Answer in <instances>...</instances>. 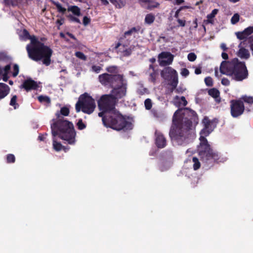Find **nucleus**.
Returning a JSON list of instances; mask_svg holds the SVG:
<instances>
[{
  "label": "nucleus",
  "mask_w": 253,
  "mask_h": 253,
  "mask_svg": "<svg viewBox=\"0 0 253 253\" xmlns=\"http://www.w3.org/2000/svg\"><path fill=\"white\" fill-rule=\"evenodd\" d=\"M116 84L111 94L103 95L98 101V107L101 111L98 116L102 118L103 123L106 127L117 130L130 129L131 123L126 121L115 108V100L121 99L126 94L127 81L122 76Z\"/></svg>",
  "instance_id": "nucleus-1"
},
{
  "label": "nucleus",
  "mask_w": 253,
  "mask_h": 253,
  "mask_svg": "<svg viewBox=\"0 0 253 253\" xmlns=\"http://www.w3.org/2000/svg\"><path fill=\"white\" fill-rule=\"evenodd\" d=\"M195 115L194 111L187 108L178 109L174 113L169 133L173 142L180 145L188 142L192 133V120L196 118Z\"/></svg>",
  "instance_id": "nucleus-2"
},
{
  "label": "nucleus",
  "mask_w": 253,
  "mask_h": 253,
  "mask_svg": "<svg viewBox=\"0 0 253 253\" xmlns=\"http://www.w3.org/2000/svg\"><path fill=\"white\" fill-rule=\"evenodd\" d=\"M202 124L204 127L200 132V144L198 147V152L201 159L204 162L211 164L215 162H218L219 156L217 153L214 152L210 147L206 137L215 128L217 124L216 119L210 120L209 118L205 116Z\"/></svg>",
  "instance_id": "nucleus-3"
},
{
  "label": "nucleus",
  "mask_w": 253,
  "mask_h": 253,
  "mask_svg": "<svg viewBox=\"0 0 253 253\" xmlns=\"http://www.w3.org/2000/svg\"><path fill=\"white\" fill-rule=\"evenodd\" d=\"M25 39H30L31 43L26 46V49L30 58L35 61L43 59V63L48 66L50 63L52 50L37 40L35 36L31 37L25 30L23 31Z\"/></svg>",
  "instance_id": "nucleus-4"
},
{
  "label": "nucleus",
  "mask_w": 253,
  "mask_h": 253,
  "mask_svg": "<svg viewBox=\"0 0 253 253\" xmlns=\"http://www.w3.org/2000/svg\"><path fill=\"white\" fill-rule=\"evenodd\" d=\"M51 128L53 136V147L55 150L59 151L64 149L62 145L56 141L57 135L69 144H74L75 143L76 132L74 126L71 122H61L59 127L55 125H51Z\"/></svg>",
  "instance_id": "nucleus-5"
},
{
  "label": "nucleus",
  "mask_w": 253,
  "mask_h": 253,
  "mask_svg": "<svg viewBox=\"0 0 253 253\" xmlns=\"http://www.w3.org/2000/svg\"><path fill=\"white\" fill-rule=\"evenodd\" d=\"M96 107L94 100L87 93L81 95L76 104V110L79 112L82 110L84 113L90 114Z\"/></svg>",
  "instance_id": "nucleus-6"
},
{
  "label": "nucleus",
  "mask_w": 253,
  "mask_h": 253,
  "mask_svg": "<svg viewBox=\"0 0 253 253\" xmlns=\"http://www.w3.org/2000/svg\"><path fill=\"white\" fill-rule=\"evenodd\" d=\"M231 76L234 80L238 82L248 78V71L244 62L238 61Z\"/></svg>",
  "instance_id": "nucleus-7"
},
{
  "label": "nucleus",
  "mask_w": 253,
  "mask_h": 253,
  "mask_svg": "<svg viewBox=\"0 0 253 253\" xmlns=\"http://www.w3.org/2000/svg\"><path fill=\"white\" fill-rule=\"evenodd\" d=\"M121 75H110L107 73L100 75L98 77L99 82L104 86L113 85L118 82L119 80L121 79Z\"/></svg>",
  "instance_id": "nucleus-8"
},
{
  "label": "nucleus",
  "mask_w": 253,
  "mask_h": 253,
  "mask_svg": "<svg viewBox=\"0 0 253 253\" xmlns=\"http://www.w3.org/2000/svg\"><path fill=\"white\" fill-rule=\"evenodd\" d=\"M161 76L165 79L172 80L171 85L175 88L178 83L177 73L176 71L170 67L165 68L161 73Z\"/></svg>",
  "instance_id": "nucleus-9"
},
{
  "label": "nucleus",
  "mask_w": 253,
  "mask_h": 253,
  "mask_svg": "<svg viewBox=\"0 0 253 253\" xmlns=\"http://www.w3.org/2000/svg\"><path fill=\"white\" fill-rule=\"evenodd\" d=\"M238 61L237 58H234L230 61H222L220 66V73L231 76Z\"/></svg>",
  "instance_id": "nucleus-10"
},
{
  "label": "nucleus",
  "mask_w": 253,
  "mask_h": 253,
  "mask_svg": "<svg viewBox=\"0 0 253 253\" xmlns=\"http://www.w3.org/2000/svg\"><path fill=\"white\" fill-rule=\"evenodd\" d=\"M231 114L233 117L236 118L241 115L245 110L243 102L241 100H231L230 101Z\"/></svg>",
  "instance_id": "nucleus-11"
},
{
  "label": "nucleus",
  "mask_w": 253,
  "mask_h": 253,
  "mask_svg": "<svg viewBox=\"0 0 253 253\" xmlns=\"http://www.w3.org/2000/svg\"><path fill=\"white\" fill-rule=\"evenodd\" d=\"M173 57L174 56L169 52H162L159 54V65L165 66L171 64Z\"/></svg>",
  "instance_id": "nucleus-12"
},
{
  "label": "nucleus",
  "mask_w": 253,
  "mask_h": 253,
  "mask_svg": "<svg viewBox=\"0 0 253 253\" xmlns=\"http://www.w3.org/2000/svg\"><path fill=\"white\" fill-rule=\"evenodd\" d=\"M69 114V109L68 108L66 107H63L61 108V110L60 112H57L56 113V116L57 117V120L56 122H55L54 120H53V121L54 122L53 123L51 124V125H55L58 127H60V124L61 122L65 121H67L65 120H63L61 117V115L64 116H68Z\"/></svg>",
  "instance_id": "nucleus-13"
},
{
  "label": "nucleus",
  "mask_w": 253,
  "mask_h": 253,
  "mask_svg": "<svg viewBox=\"0 0 253 253\" xmlns=\"http://www.w3.org/2000/svg\"><path fill=\"white\" fill-rule=\"evenodd\" d=\"M150 62L152 63L149 65V72L150 74V79L154 82L156 81L157 75V66H155L153 65L156 62V59L152 58L149 60Z\"/></svg>",
  "instance_id": "nucleus-14"
},
{
  "label": "nucleus",
  "mask_w": 253,
  "mask_h": 253,
  "mask_svg": "<svg viewBox=\"0 0 253 253\" xmlns=\"http://www.w3.org/2000/svg\"><path fill=\"white\" fill-rule=\"evenodd\" d=\"M253 33V27L250 26L246 28L242 32H238L235 33L238 39L244 40Z\"/></svg>",
  "instance_id": "nucleus-15"
},
{
  "label": "nucleus",
  "mask_w": 253,
  "mask_h": 253,
  "mask_svg": "<svg viewBox=\"0 0 253 253\" xmlns=\"http://www.w3.org/2000/svg\"><path fill=\"white\" fill-rule=\"evenodd\" d=\"M38 87V85L37 83L31 79L26 80L21 85V88H24L27 91L36 89Z\"/></svg>",
  "instance_id": "nucleus-16"
},
{
  "label": "nucleus",
  "mask_w": 253,
  "mask_h": 253,
  "mask_svg": "<svg viewBox=\"0 0 253 253\" xmlns=\"http://www.w3.org/2000/svg\"><path fill=\"white\" fill-rule=\"evenodd\" d=\"M141 4L145 8L151 10L157 7L158 3L152 0H139Z\"/></svg>",
  "instance_id": "nucleus-17"
},
{
  "label": "nucleus",
  "mask_w": 253,
  "mask_h": 253,
  "mask_svg": "<svg viewBox=\"0 0 253 253\" xmlns=\"http://www.w3.org/2000/svg\"><path fill=\"white\" fill-rule=\"evenodd\" d=\"M173 103L175 106L181 107L185 106L187 104V102L185 97L181 96L179 97L178 96H176L173 100Z\"/></svg>",
  "instance_id": "nucleus-18"
},
{
  "label": "nucleus",
  "mask_w": 253,
  "mask_h": 253,
  "mask_svg": "<svg viewBox=\"0 0 253 253\" xmlns=\"http://www.w3.org/2000/svg\"><path fill=\"white\" fill-rule=\"evenodd\" d=\"M9 92V86L3 83H0V100L4 98Z\"/></svg>",
  "instance_id": "nucleus-19"
},
{
  "label": "nucleus",
  "mask_w": 253,
  "mask_h": 253,
  "mask_svg": "<svg viewBox=\"0 0 253 253\" xmlns=\"http://www.w3.org/2000/svg\"><path fill=\"white\" fill-rule=\"evenodd\" d=\"M238 56L242 59H247L250 57V53L248 49L244 47H240Z\"/></svg>",
  "instance_id": "nucleus-20"
},
{
  "label": "nucleus",
  "mask_w": 253,
  "mask_h": 253,
  "mask_svg": "<svg viewBox=\"0 0 253 253\" xmlns=\"http://www.w3.org/2000/svg\"><path fill=\"white\" fill-rule=\"evenodd\" d=\"M209 94L215 99L216 102L219 103L220 101V98L219 97V91L215 88H212L209 90Z\"/></svg>",
  "instance_id": "nucleus-21"
},
{
  "label": "nucleus",
  "mask_w": 253,
  "mask_h": 253,
  "mask_svg": "<svg viewBox=\"0 0 253 253\" xmlns=\"http://www.w3.org/2000/svg\"><path fill=\"white\" fill-rule=\"evenodd\" d=\"M138 31L139 29H137L135 27L132 28L131 29L125 33V36L126 37L130 36H132L134 37H135L138 35Z\"/></svg>",
  "instance_id": "nucleus-22"
},
{
  "label": "nucleus",
  "mask_w": 253,
  "mask_h": 253,
  "mask_svg": "<svg viewBox=\"0 0 253 253\" xmlns=\"http://www.w3.org/2000/svg\"><path fill=\"white\" fill-rule=\"evenodd\" d=\"M117 8H121L126 4V0H109Z\"/></svg>",
  "instance_id": "nucleus-23"
},
{
  "label": "nucleus",
  "mask_w": 253,
  "mask_h": 253,
  "mask_svg": "<svg viewBox=\"0 0 253 253\" xmlns=\"http://www.w3.org/2000/svg\"><path fill=\"white\" fill-rule=\"evenodd\" d=\"M68 10L72 12L76 16H80L81 15V10L77 6H70L68 7Z\"/></svg>",
  "instance_id": "nucleus-24"
},
{
  "label": "nucleus",
  "mask_w": 253,
  "mask_h": 253,
  "mask_svg": "<svg viewBox=\"0 0 253 253\" xmlns=\"http://www.w3.org/2000/svg\"><path fill=\"white\" fill-rule=\"evenodd\" d=\"M38 98L40 102L45 105H48L50 103V99L47 96L41 95Z\"/></svg>",
  "instance_id": "nucleus-25"
},
{
  "label": "nucleus",
  "mask_w": 253,
  "mask_h": 253,
  "mask_svg": "<svg viewBox=\"0 0 253 253\" xmlns=\"http://www.w3.org/2000/svg\"><path fill=\"white\" fill-rule=\"evenodd\" d=\"M167 145V140L163 134L159 133V148H163Z\"/></svg>",
  "instance_id": "nucleus-26"
},
{
  "label": "nucleus",
  "mask_w": 253,
  "mask_h": 253,
  "mask_svg": "<svg viewBox=\"0 0 253 253\" xmlns=\"http://www.w3.org/2000/svg\"><path fill=\"white\" fill-rule=\"evenodd\" d=\"M218 10L217 9H214L211 12L207 15L208 22L210 23H213V18L217 14Z\"/></svg>",
  "instance_id": "nucleus-27"
},
{
  "label": "nucleus",
  "mask_w": 253,
  "mask_h": 253,
  "mask_svg": "<svg viewBox=\"0 0 253 253\" xmlns=\"http://www.w3.org/2000/svg\"><path fill=\"white\" fill-rule=\"evenodd\" d=\"M54 4L56 6L58 12L64 14L66 11V9L61 5L58 2H53Z\"/></svg>",
  "instance_id": "nucleus-28"
},
{
  "label": "nucleus",
  "mask_w": 253,
  "mask_h": 253,
  "mask_svg": "<svg viewBox=\"0 0 253 253\" xmlns=\"http://www.w3.org/2000/svg\"><path fill=\"white\" fill-rule=\"evenodd\" d=\"M193 162V169L194 170L199 169L200 167L201 164L199 160L196 157H193L192 159Z\"/></svg>",
  "instance_id": "nucleus-29"
},
{
  "label": "nucleus",
  "mask_w": 253,
  "mask_h": 253,
  "mask_svg": "<svg viewBox=\"0 0 253 253\" xmlns=\"http://www.w3.org/2000/svg\"><path fill=\"white\" fill-rule=\"evenodd\" d=\"M154 20V16L151 14H149L146 15L145 18V22L146 23L150 24L153 22Z\"/></svg>",
  "instance_id": "nucleus-30"
},
{
  "label": "nucleus",
  "mask_w": 253,
  "mask_h": 253,
  "mask_svg": "<svg viewBox=\"0 0 253 253\" xmlns=\"http://www.w3.org/2000/svg\"><path fill=\"white\" fill-rule=\"evenodd\" d=\"M17 100V96L16 95H14L12 98L11 99L10 102V105L14 107V108L15 109L17 108L18 104L16 103Z\"/></svg>",
  "instance_id": "nucleus-31"
},
{
  "label": "nucleus",
  "mask_w": 253,
  "mask_h": 253,
  "mask_svg": "<svg viewBox=\"0 0 253 253\" xmlns=\"http://www.w3.org/2000/svg\"><path fill=\"white\" fill-rule=\"evenodd\" d=\"M239 15L237 13L234 14V15L232 17L231 19V22L232 24H235L237 23L239 20Z\"/></svg>",
  "instance_id": "nucleus-32"
},
{
  "label": "nucleus",
  "mask_w": 253,
  "mask_h": 253,
  "mask_svg": "<svg viewBox=\"0 0 253 253\" xmlns=\"http://www.w3.org/2000/svg\"><path fill=\"white\" fill-rule=\"evenodd\" d=\"M242 98L245 102L249 104L253 103V97L244 96Z\"/></svg>",
  "instance_id": "nucleus-33"
},
{
  "label": "nucleus",
  "mask_w": 253,
  "mask_h": 253,
  "mask_svg": "<svg viewBox=\"0 0 253 253\" xmlns=\"http://www.w3.org/2000/svg\"><path fill=\"white\" fill-rule=\"evenodd\" d=\"M146 109L149 110L152 107V102L150 99H146L144 102Z\"/></svg>",
  "instance_id": "nucleus-34"
},
{
  "label": "nucleus",
  "mask_w": 253,
  "mask_h": 253,
  "mask_svg": "<svg viewBox=\"0 0 253 253\" xmlns=\"http://www.w3.org/2000/svg\"><path fill=\"white\" fill-rule=\"evenodd\" d=\"M67 17L69 18V19L71 21L75 22H76V23H79V24L81 23V21L80 20V19L79 18L74 16L72 15L69 14V15H67Z\"/></svg>",
  "instance_id": "nucleus-35"
},
{
  "label": "nucleus",
  "mask_w": 253,
  "mask_h": 253,
  "mask_svg": "<svg viewBox=\"0 0 253 253\" xmlns=\"http://www.w3.org/2000/svg\"><path fill=\"white\" fill-rule=\"evenodd\" d=\"M196 58H197L196 55L194 53H193V52L189 53L187 56V58H188V60L191 62L194 61L196 59Z\"/></svg>",
  "instance_id": "nucleus-36"
},
{
  "label": "nucleus",
  "mask_w": 253,
  "mask_h": 253,
  "mask_svg": "<svg viewBox=\"0 0 253 253\" xmlns=\"http://www.w3.org/2000/svg\"><path fill=\"white\" fill-rule=\"evenodd\" d=\"M205 82L207 85L211 86L212 85V79L211 77H208L205 78Z\"/></svg>",
  "instance_id": "nucleus-37"
},
{
  "label": "nucleus",
  "mask_w": 253,
  "mask_h": 253,
  "mask_svg": "<svg viewBox=\"0 0 253 253\" xmlns=\"http://www.w3.org/2000/svg\"><path fill=\"white\" fill-rule=\"evenodd\" d=\"M76 56L79 58L82 59L83 60H85L86 58L84 54L80 51H78L75 53Z\"/></svg>",
  "instance_id": "nucleus-38"
},
{
  "label": "nucleus",
  "mask_w": 253,
  "mask_h": 253,
  "mask_svg": "<svg viewBox=\"0 0 253 253\" xmlns=\"http://www.w3.org/2000/svg\"><path fill=\"white\" fill-rule=\"evenodd\" d=\"M19 73V66L17 64H15L13 66V71L12 72V76L14 77H16Z\"/></svg>",
  "instance_id": "nucleus-39"
},
{
  "label": "nucleus",
  "mask_w": 253,
  "mask_h": 253,
  "mask_svg": "<svg viewBox=\"0 0 253 253\" xmlns=\"http://www.w3.org/2000/svg\"><path fill=\"white\" fill-rule=\"evenodd\" d=\"M7 161L8 163H13L15 161V157L12 154H9L7 156Z\"/></svg>",
  "instance_id": "nucleus-40"
},
{
  "label": "nucleus",
  "mask_w": 253,
  "mask_h": 253,
  "mask_svg": "<svg viewBox=\"0 0 253 253\" xmlns=\"http://www.w3.org/2000/svg\"><path fill=\"white\" fill-rule=\"evenodd\" d=\"M77 126L79 129H83L85 127V125L83 123L82 120H79L77 123Z\"/></svg>",
  "instance_id": "nucleus-41"
},
{
  "label": "nucleus",
  "mask_w": 253,
  "mask_h": 253,
  "mask_svg": "<svg viewBox=\"0 0 253 253\" xmlns=\"http://www.w3.org/2000/svg\"><path fill=\"white\" fill-rule=\"evenodd\" d=\"M180 74L183 77H186L189 75V72L188 69L183 68L181 69Z\"/></svg>",
  "instance_id": "nucleus-42"
},
{
  "label": "nucleus",
  "mask_w": 253,
  "mask_h": 253,
  "mask_svg": "<svg viewBox=\"0 0 253 253\" xmlns=\"http://www.w3.org/2000/svg\"><path fill=\"white\" fill-rule=\"evenodd\" d=\"M249 42L250 43V48L253 56V36L249 38Z\"/></svg>",
  "instance_id": "nucleus-43"
},
{
  "label": "nucleus",
  "mask_w": 253,
  "mask_h": 253,
  "mask_svg": "<svg viewBox=\"0 0 253 253\" xmlns=\"http://www.w3.org/2000/svg\"><path fill=\"white\" fill-rule=\"evenodd\" d=\"M101 70V67H100L99 66L94 65V66H92V71L96 73H99L100 72Z\"/></svg>",
  "instance_id": "nucleus-44"
},
{
  "label": "nucleus",
  "mask_w": 253,
  "mask_h": 253,
  "mask_svg": "<svg viewBox=\"0 0 253 253\" xmlns=\"http://www.w3.org/2000/svg\"><path fill=\"white\" fill-rule=\"evenodd\" d=\"M164 165H165V166H166V167H163L162 166H161V169L162 171H164L168 169L171 166V163L170 162H166Z\"/></svg>",
  "instance_id": "nucleus-45"
},
{
  "label": "nucleus",
  "mask_w": 253,
  "mask_h": 253,
  "mask_svg": "<svg viewBox=\"0 0 253 253\" xmlns=\"http://www.w3.org/2000/svg\"><path fill=\"white\" fill-rule=\"evenodd\" d=\"M221 84L224 85L228 86L230 84V81L228 79L224 78L221 80Z\"/></svg>",
  "instance_id": "nucleus-46"
},
{
  "label": "nucleus",
  "mask_w": 253,
  "mask_h": 253,
  "mask_svg": "<svg viewBox=\"0 0 253 253\" xmlns=\"http://www.w3.org/2000/svg\"><path fill=\"white\" fill-rule=\"evenodd\" d=\"M107 71L110 73H115L117 71V67L115 66H111L107 68Z\"/></svg>",
  "instance_id": "nucleus-47"
},
{
  "label": "nucleus",
  "mask_w": 253,
  "mask_h": 253,
  "mask_svg": "<svg viewBox=\"0 0 253 253\" xmlns=\"http://www.w3.org/2000/svg\"><path fill=\"white\" fill-rule=\"evenodd\" d=\"M90 22V18H88L87 16H84L83 18V24L84 26H86L88 25Z\"/></svg>",
  "instance_id": "nucleus-48"
},
{
  "label": "nucleus",
  "mask_w": 253,
  "mask_h": 253,
  "mask_svg": "<svg viewBox=\"0 0 253 253\" xmlns=\"http://www.w3.org/2000/svg\"><path fill=\"white\" fill-rule=\"evenodd\" d=\"M4 2L8 5L14 6L16 5V3L13 2L12 0H4Z\"/></svg>",
  "instance_id": "nucleus-49"
},
{
  "label": "nucleus",
  "mask_w": 253,
  "mask_h": 253,
  "mask_svg": "<svg viewBox=\"0 0 253 253\" xmlns=\"http://www.w3.org/2000/svg\"><path fill=\"white\" fill-rule=\"evenodd\" d=\"M64 22V19L61 17L60 19L57 20L56 23L60 26L63 24Z\"/></svg>",
  "instance_id": "nucleus-50"
},
{
  "label": "nucleus",
  "mask_w": 253,
  "mask_h": 253,
  "mask_svg": "<svg viewBox=\"0 0 253 253\" xmlns=\"http://www.w3.org/2000/svg\"><path fill=\"white\" fill-rule=\"evenodd\" d=\"M185 90V88H183L181 87H179L175 89V91L177 93H182Z\"/></svg>",
  "instance_id": "nucleus-51"
},
{
  "label": "nucleus",
  "mask_w": 253,
  "mask_h": 253,
  "mask_svg": "<svg viewBox=\"0 0 253 253\" xmlns=\"http://www.w3.org/2000/svg\"><path fill=\"white\" fill-rule=\"evenodd\" d=\"M177 22L180 26H181V27L185 26V20L178 19Z\"/></svg>",
  "instance_id": "nucleus-52"
},
{
  "label": "nucleus",
  "mask_w": 253,
  "mask_h": 253,
  "mask_svg": "<svg viewBox=\"0 0 253 253\" xmlns=\"http://www.w3.org/2000/svg\"><path fill=\"white\" fill-rule=\"evenodd\" d=\"M221 56L223 59L226 60L228 58V54L225 52H222L221 54Z\"/></svg>",
  "instance_id": "nucleus-53"
},
{
  "label": "nucleus",
  "mask_w": 253,
  "mask_h": 253,
  "mask_svg": "<svg viewBox=\"0 0 253 253\" xmlns=\"http://www.w3.org/2000/svg\"><path fill=\"white\" fill-rule=\"evenodd\" d=\"M1 76H2V77H3V80L4 82H6L7 81L8 79V75L1 74Z\"/></svg>",
  "instance_id": "nucleus-54"
},
{
  "label": "nucleus",
  "mask_w": 253,
  "mask_h": 253,
  "mask_svg": "<svg viewBox=\"0 0 253 253\" xmlns=\"http://www.w3.org/2000/svg\"><path fill=\"white\" fill-rule=\"evenodd\" d=\"M220 47L221 49H222L224 51L226 50L227 49L226 45L224 43H222L220 45Z\"/></svg>",
  "instance_id": "nucleus-55"
},
{
  "label": "nucleus",
  "mask_w": 253,
  "mask_h": 253,
  "mask_svg": "<svg viewBox=\"0 0 253 253\" xmlns=\"http://www.w3.org/2000/svg\"><path fill=\"white\" fill-rule=\"evenodd\" d=\"M195 73L197 75L200 74L201 73V70L200 68H196L195 70Z\"/></svg>",
  "instance_id": "nucleus-56"
},
{
  "label": "nucleus",
  "mask_w": 253,
  "mask_h": 253,
  "mask_svg": "<svg viewBox=\"0 0 253 253\" xmlns=\"http://www.w3.org/2000/svg\"><path fill=\"white\" fill-rule=\"evenodd\" d=\"M184 2V0H175V3L178 5L183 3Z\"/></svg>",
  "instance_id": "nucleus-57"
},
{
  "label": "nucleus",
  "mask_w": 253,
  "mask_h": 253,
  "mask_svg": "<svg viewBox=\"0 0 253 253\" xmlns=\"http://www.w3.org/2000/svg\"><path fill=\"white\" fill-rule=\"evenodd\" d=\"M102 3L105 5H107L109 4V2L107 0H100Z\"/></svg>",
  "instance_id": "nucleus-58"
},
{
  "label": "nucleus",
  "mask_w": 253,
  "mask_h": 253,
  "mask_svg": "<svg viewBox=\"0 0 253 253\" xmlns=\"http://www.w3.org/2000/svg\"><path fill=\"white\" fill-rule=\"evenodd\" d=\"M151 113L152 114V115H153L154 117H157V111H154V110H152L151 111Z\"/></svg>",
  "instance_id": "nucleus-59"
},
{
  "label": "nucleus",
  "mask_w": 253,
  "mask_h": 253,
  "mask_svg": "<svg viewBox=\"0 0 253 253\" xmlns=\"http://www.w3.org/2000/svg\"><path fill=\"white\" fill-rule=\"evenodd\" d=\"M67 35H68L72 39H75V38L73 34H72L71 33H67Z\"/></svg>",
  "instance_id": "nucleus-60"
},
{
  "label": "nucleus",
  "mask_w": 253,
  "mask_h": 253,
  "mask_svg": "<svg viewBox=\"0 0 253 253\" xmlns=\"http://www.w3.org/2000/svg\"><path fill=\"white\" fill-rule=\"evenodd\" d=\"M150 153V155L152 156H156V153H157V151L156 150V151H155V152H153V151H151Z\"/></svg>",
  "instance_id": "nucleus-61"
},
{
  "label": "nucleus",
  "mask_w": 253,
  "mask_h": 253,
  "mask_svg": "<svg viewBox=\"0 0 253 253\" xmlns=\"http://www.w3.org/2000/svg\"><path fill=\"white\" fill-rule=\"evenodd\" d=\"M38 138L40 140H43L44 139V137L43 135H40L38 137Z\"/></svg>",
  "instance_id": "nucleus-62"
},
{
  "label": "nucleus",
  "mask_w": 253,
  "mask_h": 253,
  "mask_svg": "<svg viewBox=\"0 0 253 253\" xmlns=\"http://www.w3.org/2000/svg\"><path fill=\"white\" fill-rule=\"evenodd\" d=\"M158 136H156L155 144H156V145L157 147L158 146Z\"/></svg>",
  "instance_id": "nucleus-63"
},
{
  "label": "nucleus",
  "mask_w": 253,
  "mask_h": 253,
  "mask_svg": "<svg viewBox=\"0 0 253 253\" xmlns=\"http://www.w3.org/2000/svg\"><path fill=\"white\" fill-rule=\"evenodd\" d=\"M215 76L217 77H218V71H217V70L216 69H215Z\"/></svg>",
  "instance_id": "nucleus-64"
}]
</instances>
